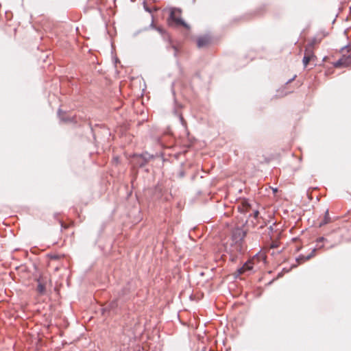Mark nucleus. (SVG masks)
Listing matches in <instances>:
<instances>
[{
	"label": "nucleus",
	"instance_id": "nucleus-1",
	"mask_svg": "<svg viewBox=\"0 0 351 351\" xmlns=\"http://www.w3.org/2000/svg\"><path fill=\"white\" fill-rule=\"evenodd\" d=\"M247 230L245 224L241 226H236L231 230V247L232 252L241 254L244 250V238L247 234Z\"/></svg>",
	"mask_w": 351,
	"mask_h": 351
},
{
	"label": "nucleus",
	"instance_id": "nucleus-2",
	"mask_svg": "<svg viewBox=\"0 0 351 351\" xmlns=\"http://www.w3.org/2000/svg\"><path fill=\"white\" fill-rule=\"evenodd\" d=\"M167 23L171 27L182 26L186 29H189V25L181 18V10L180 8H173L171 9Z\"/></svg>",
	"mask_w": 351,
	"mask_h": 351
},
{
	"label": "nucleus",
	"instance_id": "nucleus-3",
	"mask_svg": "<svg viewBox=\"0 0 351 351\" xmlns=\"http://www.w3.org/2000/svg\"><path fill=\"white\" fill-rule=\"evenodd\" d=\"M153 158V156L147 152H145L142 154L134 155L133 162L134 165L138 167H143L147 165L150 159Z\"/></svg>",
	"mask_w": 351,
	"mask_h": 351
},
{
	"label": "nucleus",
	"instance_id": "nucleus-4",
	"mask_svg": "<svg viewBox=\"0 0 351 351\" xmlns=\"http://www.w3.org/2000/svg\"><path fill=\"white\" fill-rule=\"evenodd\" d=\"M315 58V56L314 54L313 51L305 47L304 56L303 60H302L304 66L306 67L308 64L309 63V62L311 60H312L313 59H314Z\"/></svg>",
	"mask_w": 351,
	"mask_h": 351
},
{
	"label": "nucleus",
	"instance_id": "nucleus-5",
	"mask_svg": "<svg viewBox=\"0 0 351 351\" xmlns=\"http://www.w3.org/2000/svg\"><path fill=\"white\" fill-rule=\"evenodd\" d=\"M210 43V38L207 36H200L197 38V45L199 48L208 45Z\"/></svg>",
	"mask_w": 351,
	"mask_h": 351
},
{
	"label": "nucleus",
	"instance_id": "nucleus-6",
	"mask_svg": "<svg viewBox=\"0 0 351 351\" xmlns=\"http://www.w3.org/2000/svg\"><path fill=\"white\" fill-rule=\"evenodd\" d=\"M150 26L153 28H155L157 32L161 34V36H162V38L165 40H167V41H170L171 39H170V36L169 35V34L161 27H155V25H154V23L152 22L150 25Z\"/></svg>",
	"mask_w": 351,
	"mask_h": 351
},
{
	"label": "nucleus",
	"instance_id": "nucleus-7",
	"mask_svg": "<svg viewBox=\"0 0 351 351\" xmlns=\"http://www.w3.org/2000/svg\"><path fill=\"white\" fill-rule=\"evenodd\" d=\"M252 269L251 262H246L241 267L237 269L238 275L244 274L246 271Z\"/></svg>",
	"mask_w": 351,
	"mask_h": 351
},
{
	"label": "nucleus",
	"instance_id": "nucleus-8",
	"mask_svg": "<svg viewBox=\"0 0 351 351\" xmlns=\"http://www.w3.org/2000/svg\"><path fill=\"white\" fill-rule=\"evenodd\" d=\"M320 42H321V39L320 38H317V37H314V38H311V40H309L308 44L306 45V46L305 47L308 49H311V50L313 51L315 45H317Z\"/></svg>",
	"mask_w": 351,
	"mask_h": 351
},
{
	"label": "nucleus",
	"instance_id": "nucleus-9",
	"mask_svg": "<svg viewBox=\"0 0 351 351\" xmlns=\"http://www.w3.org/2000/svg\"><path fill=\"white\" fill-rule=\"evenodd\" d=\"M153 197L154 199H159L162 197V188L159 186H156L153 190Z\"/></svg>",
	"mask_w": 351,
	"mask_h": 351
},
{
	"label": "nucleus",
	"instance_id": "nucleus-10",
	"mask_svg": "<svg viewBox=\"0 0 351 351\" xmlns=\"http://www.w3.org/2000/svg\"><path fill=\"white\" fill-rule=\"evenodd\" d=\"M58 116L60 120L62 122H71L73 121V118L67 117L64 116V113L62 111L61 109H58Z\"/></svg>",
	"mask_w": 351,
	"mask_h": 351
},
{
	"label": "nucleus",
	"instance_id": "nucleus-11",
	"mask_svg": "<svg viewBox=\"0 0 351 351\" xmlns=\"http://www.w3.org/2000/svg\"><path fill=\"white\" fill-rule=\"evenodd\" d=\"M315 252V250H313L310 254H308L306 256H304L303 255L299 256V257L296 258V261L298 263H300L301 262H304L305 261L309 260L314 256V253Z\"/></svg>",
	"mask_w": 351,
	"mask_h": 351
},
{
	"label": "nucleus",
	"instance_id": "nucleus-12",
	"mask_svg": "<svg viewBox=\"0 0 351 351\" xmlns=\"http://www.w3.org/2000/svg\"><path fill=\"white\" fill-rule=\"evenodd\" d=\"M341 59L343 60V67L348 66L351 64V53L348 56L343 55Z\"/></svg>",
	"mask_w": 351,
	"mask_h": 351
},
{
	"label": "nucleus",
	"instance_id": "nucleus-13",
	"mask_svg": "<svg viewBox=\"0 0 351 351\" xmlns=\"http://www.w3.org/2000/svg\"><path fill=\"white\" fill-rule=\"evenodd\" d=\"M38 284L36 288L37 291L40 294L43 295L45 293V286L43 283H41L39 280L38 281Z\"/></svg>",
	"mask_w": 351,
	"mask_h": 351
},
{
	"label": "nucleus",
	"instance_id": "nucleus-14",
	"mask_svg": "<svg viewBox=\"0 0 351 351\" xmlns=\"http://www.w3.org/2000/svg\"><path fill=\"white\" fill-rule=\"evenodd\" d=\"M174 113L176 116H178V117L179 118V120L181 123V124L183 125V126H186V123L184 119V117H182V114H180L177 110H174Z\"/></svg>",
	"mask_w": 351,
	"mask_h": 351
},
{
	"label": "nucleus",
	"instance_id": "nucleus-15",
	"mask_svg": "<svg viewBox=\"0 0 351 351\" xmlns=\"http://www.w3.org/2000/svg\"><path fill=\"white\" fill-rule=\"evenodd\" d=\"M330 222V217L328 214V210H326L325 213V216L324 220L320 223L319 226H322L324 225L327 224Z\"/></svg>",
	"mask_w": 351,
	"mask_h": 351
},
{
	"label": "nucleus",
	"instance_id": "nucleus-16",
	"mask_svg": "<svg viewBox=\"0 0 351 351\" xmlns=\"http://www.w3.org/2000/svg\"><path fill=\"white\" fill-rule=\"evenodd\" d=\"M119 300L116 299L113 301H112L109 305L110 308L111 310H113L114 308H117L119 305Z\"/></svg>",
	"mask_w": 351,
	"mask_h": 351
},
{
	"label": "nucleus",
	"instance_id": "nucleus-17",
	"mask_svg": "<svg viewBox=\"0 0 351 351\" xmlns=\"http://www.w3.org/2000/svg\"><path fill=\"white\" fill-rule=\"evenodd\" d=\"M184 176H185V171L182 167H180L177 172V176L180 178H182L184 177Z\"/></svg>",
	"mask_w": 351,
	"mask_h": 351
},
{
	"label": "nucleus",
	"instance_id": "nucleus-18",
	"mask_svg": "<svg viewBox=\"0 0 351 351\" xmlns=\"http://www.w3.org/2000/svg\"><path fill=\"white\" fill-rule=\"evenodd\" d=\"M334 66H335V67H337V68L341 67V66L343 67V60L341 58L339 59L337 62H335L334 63Z\"/></svg>",
	"mask_w": 351,
	"mask_h": 351
},
{
	"label": "nucleus",
	"instance_id": "nucleus-19",
	"mask_svg": "<svg viewBox=\"0 0 351 351\" xmlns=\"http://www.w3.org/2000/svg\"><path fill=\"white\" fill-rule=\"evenodd\" d=\"M344 49H347L348 52L351 53V42L349 44H348L347 45H346L345 47L341 48V51H343Z\"/></svg>",
	"mask_w": 351,
	"mask_h": 351
},
{
	"label": "nucleus",
	"instance_id": "nucleus-20",
	"mask_svg": "<svg viewBox=\"0 0 351 351\" xmlns=\"http://www.w3.org/2000/svg\"><path fill=\"white\" fill-rule=\"evenodd\" d=\"M258 215H259L258 210H256L253 212V213L252 215H250V216H253L255 219H256L258 217Z\"/></svg>",
	"mask_w": 351,
	"mask_h": 351
},
{
	"label": "nucleus",
	"instance_id": "nucleus-21",
	"mask_svg": "<svg viewBox=\"0 0 351 351\" xmlns=\"http://www.w3.org/2000/svg\"><path fill=\"white\" fill-rule=\"evenodd\" d=\"M143 6H144L145 10L147 12H148L149 13L152 12V10L147 5V3L145 2L143 3Z\"/></svg>",
	"mask_w": 351,
	"mask_h": 351
},
{
	"label": "nucleus",
	"instance_id": "nucleus-22",
	"mask_svg": "<svg viewBox=\"0 0 351 351\" xmlns=\"http://www.w3.org/2000/svg\"><path fill=\"white\" fill-rule=\"evenodd\" d=\"M171 47L174 49V56H177V53H178V49H177V47L175 45H172L171 46Z\"/></svg>",
	"mask_w": 351,
	"mask_h": 351
},
{
	"label": "nucleus",
	"instance_id": "nucleus-23",
	"mask_svg": "<svg viewBox=\"0 0 351 351\" xmlns=\"http://www.w3.org/2000/svg\"><path fill=\"white\" fill-rule=\"evenodd\" d=\"M296 77V75H294L291 79L289 80L286 84H289L290 82H291L294 79L295 77Z\"/></svg>",
	"mask_w": 351,
	"mask_h": 351
},
{
	"label": "nucleus",
	"instance_id": "nucleus-24",
	"mask_svg": "<svg viewBox=\"0 0 351 351\" xmlns=\"http://www.w3.org/2000/svg\"><path fill=\"white\" fill-rule=\"evenodd\" d=\"M324 240V237H319V239H317V242H322Z\"/></svg>",
	"mask_w": 351,
	"mask_h": 351
},
{
	"label": "nucleus",
	"instance_id": "nucleus-25",
	"mask_svg": "<svg viewBox=\"0 0 351 351\" xmlns=\"http://www.w3.org/2000/svg\"><path fill=\"white\" fill-rule=\"evenodd\" d=\"M278 247V245H277V244H276V243H272V244H271V248H276V247Z\"/></svg>",
	"mask_w": 351,
	"mask_h": 351
},
{
	"label": "nucleus",
	"instance_id": "nucleus-26",
	"mask_svg": "<svg viewBox=\"0 0 351 351\" xmlns=\"http://www.w3.org/2000/svg\"><path fill=\"white\" fill-rule=\"evenodd\" d=\"M245 205H246V206H250V205H249V203H247V202H245Z\"/></svg>",
	"mask_w": 351,
	"mask_h": 351
}]
</instances>
